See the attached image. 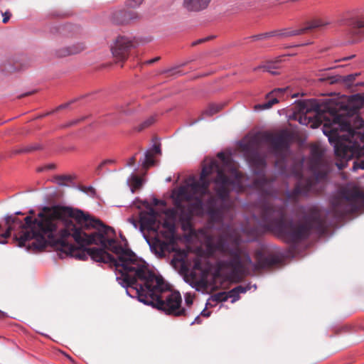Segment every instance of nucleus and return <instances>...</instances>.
I'll return each instance as SVG.
<instances>
[{
    "mask_svg": "<svg viewBox=\"0 0 364 364\" xmlns=\"http://www.w3.org/2000/svg\"><path fill=\"white\" fill-rule=\"evenodd\" d=\"M185 301H186V304L188 306H190V305H191V304H193V300H192V299H191V298H186Z\"/></svg>",
    "mask_w": 364,
    "mask_h": 364,
    "instance_id": "nucleus-54",
    "label": "nucleus"
},
{
    "mask_svg": "<svg viewBox=\"0 0 364 364\" xmlns=\"http://www.w3.org/2000/svg\"><path fill=\"white\" fill-rule=\"evenodd\" d=\"M115 162L116 161L113 159H109L102 161L97 168V171L98 172V174H100V171L104 168L105 166L114 164Z\"/></svg>",
    "mask_w": 364,
    "mask_h": 364,
    "instance_id": "nucleus-35",
    "label": "nucleus"
},
{
    "mask_svg": "<svg viewBox=\"0 0 364 364\" xmlns=\"http://www.w3.org/2000/svg\"><path fill=\"white\" fill-rule=\"evenodd\" d=\"M135 160H136V155L132 156L131 158L129 159V160L127 161V166L128 167H131L132 166L134 163H135Z\"/></svg>",
    "mask_w": 364,
    "mask_h": 364,
    "instance_id": "nucleus-45",
    "label": "nucleus"
},
{
    "mask_svg": "<svg viewBox=\"0 0 364 364\" xmlns=\"http://www.w3.org/2000/svg\"><path fill=\"white\" fill-rule=\"evenodd\" d=\"M357 26L359 28H364V20L358 21L357 22Z\"/></svg>",
    "mask_w": 364,
    "mask_h": 364,
    "instance_id": "nucleus-53",
    "label": "nucleus"
},
{
    "mask_svg": "<svg viewBox=\"0 0 364 364\" xmlns=\"http://www.w3.org/2000/svg\"><path fill=\"white\" fill-rule=\"evenodd\" d=\"M77 188L83 192L84 193L87 194L89 196L93 197L95 195V189L91 186H77Z\"/></svg>",
    "mask_w": 364,
    "mask_h": 364,
    "instance_id": "nucleus-33",
    "label": "nucleus"
},
{
    "mask_svg": "<svg viewBox=\"0 0 364 364\" xmlns=\"http://www.w3.org/2000/svg\"><path fill=\"white\" fill-rule=\"evenodd\" d=\"M139 163L144 168H149L154 166L155 164L154 154L150 150H146L144 152V158L140 159Z\"/></svg>",
    "mask_w": 364,
    "mask_h": 364,
    "instance_id": "nucleus-20",
    "label": "nucleus"
},
{
    "mask_svg": "<svg viewBox=\"0 0 364 364\" xmlns=\"http://www.w3.org/2000/svg\"><path fill=\"white\" fill-rule=\"evenodd\" d=\"M353 56H349V57H347V58H343V60H349L350 58H352Z\"/></svg>",
    "mask_w": 364,
    "mask_h": 364,
    "instance_id": "nucleus-61",
    "label": "nucleus"
},
{
    "mask_svg": "<svg viewBox=\"0 0 364 364\" xmlns=\"http://www.w3.org/2000/svg\"><path fill=\"white\" fill-rule=\"evenodd\" d=\"M316 173V179L322 177L321 174L320 173Z\"/></svg>",
    "mask_w": 364,
    "mask_h": 364,
    "instance_id": "nucleus-58",
    "label": "nucleus"
},
{
    "mask_svg": "<svg viewBox=\"0 0 364 364\" xmlns=\"http://www.w3.org/2000/svg\"><path fill=\"white\" fill-rule=\"evenodd\" d=\"M127 221L129 223H131L134 226V228H137L138 224H137V221L135 219H134L132 218H129L127 219Z\"/></svg>",
    "mask_w": 364,
    "mask_h": 364,
    "instance_id": "nucleus-48",
    "label": "nucleus"
},
{
    "mask_svg": "<svg viewBox=\"0 0 364 364\" xmlns=\"http://www.w3.org/2000/svg\"><path fill=\"white\" fill-rule=\"evenodd\" d=\"M43 149V145L41 143H34L31 144L19 149H17L14 151L15 154H29L36 151L41 150Z\"/></svg>",
    "mask_w": 364,
    "mask_h": 364,
    "instance_id": "nucleus-21",
    "label": "nucleus"
},
{
    "mask_svg": "<svg viewBox=\"0 0 364 364\" xmlns=\"http://www.w3.org/2000/svg\"><path fill=\"white\" fill-rule=\"evenodd\" d=\"M173 205L181 210V218L183 220H192L194 215L203 214L204 203L202 199L196 197L191 191L188 183L180 186L172 195Z\"/></svg>",
    "mask_w": 364,
    "mask_h": 364,
    "instance_id": "nucleus-6",
    "label": "nucleus"
},
{
    "mask_svg": "<svg viewBox=\"0 0 364 364\" xmlns=\"http://www.w3.org/2000/svg\"><path fill=\"white\" fill-rule=\"evenodd\" d=\"M265 72L270 73L272 75H278L277 71L272 70V68H277V67H272L271 65H267L262 67Z\"/></svg>",
    "mask_w": 364,
    "mask_h": 364,
    "instance_id": "nucleus-40",
    "label": "nucleus"
},
{
    "mask_svg": "<svg viewBox=\"0 0 364 364\" xmlns=\"http://www.w3.org/2000/svg\"><path fill=\"white\" fill-rule=\"evenodd\" d=\"M181 210L174 205V208H167L164 210V214L166 217L171 219H176L178 218L179 222L181 223L182 228L184 230H187L189 228H191V220H183L181 218Z\"/></svg>",
    "mask_w": 364,
    "mask_h": 364,
    "instance_id": "nucleus-19",
    "label": "nucleus"
},
{
    "mask_svg": "<svg viewBox=\"0 0 364 364\" xmlns=\"http://www.w3.org/2000/svg\"><path fill=\"white\" fill-rule=\"evenodd\" d=\"M6 243H7V240H0V244H1V245H5V244H6Z\"/></svg>",
    "mask_w": 364,
    "mask_h": 364,
    "instance_id": "nucleus-59",
    "label": "nucleus"
},
{
    "mask_svg": "<svg viewBox=\"0 0 364 364\" xmlns=\"http://www.w3.org/2000/svg\"><path fill=\"white\" fill-rule=\"evenodd\" d=\"M227 296H228V299H232V303L237 301L240 299V295L237 290H235V287L227 292Z\"/></svg>",
    "mask_w": 364,
    "mask_h": 364,
    "instance_id": "nucleus-36",
    "label": "nucleus"
},
{
    "mask_svg": "<svg viewBox=\"0 0 364 364\" xmlns=\"http://www.w3.org/2000/svg\"><path fill=\"white\" fill-rule=\"evenodd\" d=\"M322 159V153L318 149H313L311 151L310 161L312 167L318 166Z\"/></svg>",
    "mask_w": 364,
    "mask_h": 364,
    "instance_id": "nucleus-24",
    "label": "nucleus"
},
{
    "mask_svg": "<svg viewBox=\"0 0 364 364\" xmlns=\"http://www.w3.org/2000/svg\"><path fill=\"white\" fill-rule=\"evenodd\" d=\"M155 122V117L154 116H151V117H149L148 119H146V120H144L138 127V131H141L143 130L144 129H146L149 127H150L151 125H152Z\"/></svg>",
    "mask_w": 364,
    "mask_h": 364,
    "instance_id": "nucleus-34",
    "label": "nucleus"
},
{
    "mask_svg": "<svg viewBox=\"0 0 364 364\" xmlns=\"http://www.w3.org/2000/svg\"><path fill=\"white\" fill-rule=\"evenodd\" d=\"M286 90H287V88L274 89V90H272V92H270L269 93H268L267 95V97H269L272 95H276L277 93H282V92H285Z\"/></svg>",
    "mask_w": 364,
    "mask_h": 364,
    "instance_id": "nucleus-41",
    "label": "nucleus"
},
{
    "mask_svg": "<svg viewBox=\"0 0 364 364\" xmlns=\"http://www.w3.org/2000/svg\"><path fill=\"white\" fill-rule=\"evenodd\" d=\"M1 14L2 16L4 17L3 18V21H2L3 23H7L9 21L11 16V14L9 11H5L4 13L1 11Z\"/></svg>",
    "mask_w": 364,
    "mask_h": 364,
    "instance_id": "nucleus-42",
    "label": "nucleus"
},
{
    "mask_svg": "<svg viewBox=\"0 0 364 364\" xmlns=\"http://www.w3.org/2000/svg\"><path fill=\"white\" fill-rule=\"evenodd\" d=\"M228 299V296H227L226 291H220L216 294H214L210 296L209 300H212L217 303L226 301Z\"/></svg>",
    "mask_w": 364,
    "mask_h": 364,
    "instance_id": "nucleus-29",
    "label": "nucleus"
},
{
    "mask_svg": "<svg viewBox=\"0 0 364 364\" xmlns=\"http://www.w3.org/2000/svg\"><path fill=\"white\" fill-rule=\"evenodd\" d=\"M338 129L343 132H350L351 129L350 124L347 118L340 114L333 115L332 123L330 126L323 125V133L328 136L330 143L333 142V137L336 136Z\"/></svg>",
    "mask_w": 364,
    "mask_h": 364,
    "instance_id": "nucleus-11",
    "label": "nucleus"
},
{
    "mask_svg": "<svg viewBox=\"0 0 364 364\" xmlns=\"http://www.w3.org/2000/svg\"><path fill=\"white\" fill-rule=\"evenodd\" d=\"M261 140L270 145L272 151L274 154L278 152H287L289 149L291 136L287 131H282L279 134L271 132L262 134Z\"/></svg>",
    "mask_w": 364,
    "mask_h": 364,
    "instance_id": "nucleus-9",
    "label": "nucleus"
},
{
    "mask_svg": "<svg viewBox=\"0 0 364 364\" xmlns=\"http://www.w3.org/2000/svg\"><path fill=\"white\" fill-rule=\"evenodd\" d=\"M70 103H66V104H63V105H60L58 109H63V108H66L69 106Z\"/></svg>",
    "mask_w": 364,
    "mask_h": 364,
    "instance_id": "nucleus-56",
    "label": "nucleus"
},
{
    "mask_svg": "<svg viewBox=\"0 0 364 364\" xmlns=\"http://www.w3.org/2000/svg\"><path fill=\"white\" fill-rule=\"evenodd\" d=\"M275 166L280 174L294 177L296 184L292 191H287V200H283L278 196L273 181L264 176L252 181L251 187L256 190L257 194L256 209L258 213L257 218L255 215L253 216L262 230L272 231L292 244L307 239L312 230L319 235L323 234L328 225L324 216L330 214V211H324L316 207L309 208L302 217L303 223L287 220L285 215L288 200L295 199L299 195L307 196L313 189L314 179L303 178L301 164L294 163L288 168L284 156L276 161Z\"/></svg>",
    "mask_w": 364,
    "mask_h": 364,
    "instance_id": "nucleus-2",
    "label": "nucleus"
},
{
    "mask_svg": "<svg viewBox=\"0 0 364 364\" xmlns=\"http://www.w3.org/2000/svg\"><path fill=\"white\" fill-rule=\"evenodd\" d=\"M210 0H184L183 7L189 11H200L206 9Z\"/></svg>",
    "mask_w": 364,
    "mask_h": 364,
    "instance_id": "nucleus-17",
    "label": "nucleus"
},
{
    "mask_svg": "<svg viewBox=\"0 0 364 364\" xmlns=\"http://www.w3.org/2000/svg\"><path fill=\"white\" fill-rule=\"evenodd\" d=\"M159 59H160L159 57H155L152 59L146 60L144 63L146 65H151V64H153V63L157 62Z\"/></svg>",
    "mask_w": 364,
    "mask_h": 364,
    "instance_id": "nucleus-49",
    "label": "nucleus"
},
{
    "mask_svg": "<svg viewBox=\"0 0 364 364\" xmlns=\"http://www.w3.org/2000/svg\"><path fill=\"white\" fill-rule=\"evenodd\" d=\"M331 75H327L326 73H321V75H319V80L321 82H327L328 83H329V80H328V79L322 80V78L323 77L328 78V77H331Z\"/></svg>",
    "mask_w": 364,
    "mask_h": 364,
    "instance_id": "nucleus-46",
    "label": "nucleus"
},
{
    "mask_svg": "<svg viewBox=\"0 0 364 364\" xmlns=\"http://www.w3.org/2000/svg\"><path fill=\"white\" fill-rule=\"evenodd\" d=\"M253 287L254 288V290H255L257 289V286L256 284H254V285H251L250 283L249 284H247L245 285H239V286H237L235 287V290H237V291L238 292V294H243V293H246L247 291L250 290L251 288Z\"/></svg>",
    "mask_w": 364,
    "mask_h": 364,
    "instance_id": "nucleus-32",
    "label": "nucleus"
},
{
    "mask_svg": "<svg viewBox=\"0 0 364 364\" xmlns=\"http://www.w3.org/2000/svg\"><path fill=\"white\" fill-rule=\"evenodd\" d=\"M157 216L158 213L153 208H150L148 212L141 213L139 219L141 231L155 230Z\"/></svg>",
    "mask_w": 364,
    "mask_h": 364,
    "instance_id": "nucleus-14",
    "label": "nucleus"
},
{
    "mask_svg": "<svg viewBox=\"0 0 364 364\" xmlns=\"http://www.w3.org/2000/svg\"><path fill=\"white\" fill-rule=\"evenodd\" d=\"M358 73H353L350 74L346 76H341V75H335V76H331L328 77V80H329V84H336V83H341L344 85L345 86L350 87L353 85L354 80H355L356 77L358 75ZM326 78L323 77L322 80H326Z\"/></svg>",
    "mask_w": 364,
    "mask_h": 364,
    "instance_id": "nucleus-18",
    "label": "nucleus"
},
{
    "mask_svg": "<svg viewBox=\"0 0 364 364\" xmlns=\"http://www.w3.org/2000/svg\"><path fill=\"white\" fill-rule=\"evenodd\" d=\"M200 315L203 316H205V317H209L210 315V311H205V309H204L201 312H200Z\"/></svg>",
    "mask_w": 364,
    "mask_h": 364,
    "instance_id": "nucleus-52",
    "label": "nucleus"
},
{
    "mask_svg": "<svg viewBox=\"0 0 364 364\" xmlns=\"http://www.w3.org/2000/svg\"><path fill=\"white\" fill-rule=\"evenodd\" d=\"M149 248L151 252L155 254L159 257H163L164 256V251L162 246L159 243L158 241H149V240H146Z\"/></svg>",
    "mask_w": 364,
    "mask_h": 364,
    "instance_id": "nucleus-23",
    "label": "nucleus"
},
{
    "mask_svg": "<svg viewBox=\"0 0 364 364\" xmlns=\"http://www.w3.org/2000/svg\"><path fill=\"white\" fill-rule=\"evenodd\" d=\"M203 119H204L203 117H199L197 120H195V121L191 122L188 125L189 126H192V125L195 124L196 123H197L198 122H199V121H200V120H202Z\"/></svg>",
    "mask_w": 364,
    "mask_h": 364,
    "instance_id": "nucleus-55",
    "label": "nucleus"
},
{
    "mask_svg": "<svg viewBox=\"0 0 364 364\" xmlns=\"http://www.w3.org/2000/svg\"><path fill=\"white\" fill-rule=\"evenodd\" d=\"M75 176L71 175H59L55 177V181L60 186H65L72 183Z\"/></svg>",
    "mask_w": 364,
    "mask_h": 364,
    "instance_id": "nucleus-25",
    "label": "nucleus"
},
{
    "mask_svg": "<svg viewBox=\"0 0 364 364\" xmlns=\"http://www.w3.org/2000/svg\"><path fill=\"white\" fill-rule=\"evenodd\" d=\"M298 95H299V94H298V93H297V94H294V95H292V97H297Z\"/></svg>",
    "mask_w": 364,
    "mask_h": 364,
    "instance_id": "nucleus-62",
    "label": "nucleus"
},
{
    "mask_svg": "<svg viewBox=\"0 0 364 364\" xmlns=\"http://www.w3.org/2000/svg\"><path fill=\"white\" fill-rule=\"evenodd\" d=\"M206 248L210 255L218 252L230 256L229 259L219 260L217 264L220 269L230 268L232 277H237L238 281L250 268L254 271H257L271 267L279 262L277 256L263 253L260 250L255 252V262H252L246 248L239 245L230 247L228 242L222 237L214 242H208Z\"/></svg>",
    "mask_w": 364,
    "mask_h": 364,
    "instance_id": "nucleus-5",
    "label": "nucleus"
},
{
    "mask_svg": "<svg viewBox=\"0 0 364 364\" xmlns=\"http://www.w3.org/2000/svg\"><path fill=\"white\" fill-rule=\"evenodd\" d=\"M19 214H21V213L20 211H17L14 213V215H13L14 216H15L16 218V215H19Z\"/></svg>",
    "mask_w": 364,
    "mask_h": 364,
    "instance_id": "nucleus-60",
    "label": "nucleus"
},
{
    "mask_svg": "<svg viewBox=\"0 0 364 364\" xmlns=\"http://www.w3.org/2000/svg\"><path fill=\"white\" fill-rule=\"evenodd\" d=\"M202 323V320H201V318H200V316L198 315V316H197L195 318L194 321H192V322L191 323V326H192V325H193V324H195V323L200 324V323Z\"/></svg>",
    "mask_w": 364,
    "mask_h": 364,
    "instance_id": "nucleus-50",
    "label": "nucleus"
},
{
    "mask_svg": "<svg viewBox=\"0 0 364 364\" xmlns=\"http://www.w3.org/2000/svg\"><path fill=\"white\" fill-rule=\"evenodd\" d=\"M139 43L135 38L121 36H119L111 46L113 56L119 61L127 59L131 50L136 48Z\"/></svg>",
    "mask_w": 364,
    "mask_h": 364,
    "instance_id": "nucleus-10",
    "label": "nucleus"
},
{
    "mask_svg": "<svg viewBox=\"0 0 364 364\" xmlns=\"http://www.w3.org/2000/svg\"><path fill=\"white\" fill-rule=\"evenodd\" d=\"M274 36H278L277 35V31H272L264 33H260L257 35H254L250 36V38H252L254 41H258V40H265Z\"/></svg>",
    "mask_w": 364,
    "mask_h": 364,
    "instance_id": "nucleus-27",
    "label": "nucleus"
},
{
    "mask_svg": "<svg viewBox=\"0 0 364 364\" xmlns=\"http://www.w3.org/2000/svg\"><path fill=\"white\" fill-rule=\"evenodd\" d=\"M208 38H200V39H198V40H197V41H194V42L192 43V45H193V46H196V45H198V44H199V43H203V42L206 41Z\"/></svg>",
    "mask_w": 364,
    "mask_h": 364,
    "instance_id": "nucleus-51",
    "label": "nucleus"
},
{
    "mask_svg": "<svg viewBox=\"0 0 364 364\" xmlns=\"http://www.w3.org/2000/svg\"><path fill=\"white\" fill-rule=\"evenodd\" d=\"M86 46L82 42H77L73 45L56 49L55 55L58 58H64L71 55L77 54L85 49Z\"/></svg>",
    "mask_w": 364,
    "mask_h": 364,
    "instance_id": "nucleus-16",
    "label": "nucleus"
},
{
    "mask_svg": "<svg viewBox=\"0 0 364 364\" xmlns=\"http://www.w3.org/2000/svg\"><path fill=\"white\" fill-rule=\"evenodd\" d=\"M74 215L79 218L82 213L70 208H55L45 207L41 213H39L36 218L26 216L24 223L14 215L5 217L6 224L8 225L6 230L0 235L1 240H6L11 236V231L18 230L19 236L15 234L14 240L17 242V246L22 247L26 246V242L33 240L31 244L27 247L41 250L48 246V242H55V223L53 218L58 215Z\"/></svg>",
    "mask_w": 364,
    "mask_h": 364,
    "instance_id": "nucleus-4",
    "label": "nucleus"
},
{
    "mask_svg": "<svg viewBox=\"0 0 364 364\" xmlns=\"http://www.w3.org/2000/svg\"><path fill=\"white\" fill-rule=\"evenodd\" d=\"M223 104H210L205 110H203L202 114L205 116H212L219 112L223 107Z\"/></svg>",
    "mask_w": 364,
    "mask_h": 364,
    "instance_id": "nucleus-26",
    "label": "nucleus"
},
{
    "mask_svg": "<svg viewBox=\"0 0 364 364\" xmlns=\"http://www.w3.org/2000/svg\"><path fill=\"white\" fill-rule=\"evenodd\" d=\"M217 156L221 164L215 160H211L208 166L203 167L199 180L191 177L188 179V185L194 195L208 194L210 181L206 177L216 173V177L212 181L215 196H210L207 200L205 208L211 220L220 222L230 208V192L239 193L243 187L241 184L242 174L233 166L230 156L223 152H219Z\"/></svg>",
    "mask_w": 364,
    "mask_h": 364,
    "instance_id": "nucleus-3",
    "label": "nucleus"
},
{
    "mask_svg": "<svg viewBox=\"0 0 364 364\" xmlns=\"http://www.w3.org/2000/svg\"><path fill=\"white\" fill-rule=\"evenodd\" d=\"M77 122H78V120H73V121H71V122L69 123L68 126L74 125V124H75Z\"/></svg>",
    "mask_w": 364,
    "mask_h": 364,
    "instance_id": "nucleus-57",
    "label": "nucleus"
},
{
    "mask_svg": "<svg viewBox=\"0 0 364 364\" xmlns=\"http://www.w3.org/2000/svg\"><path fill=\"white\" fill-rule=\"evenodd\" d=\"M53 167H54V165H53V164H51V165H50V166H49V168H53Z\"/></svg>",
    "mask_w": 364,
    "mask_h": 364,
    "instance_id": "nucleus-63",
    "label": "nucleus"
},
{
    "mask_svg": "<svg viewBox=\"0 0 364 364\" xmlns=\"http://www.w3.org/2000/svg\"><path fill=\"white\" fill-rule=\"evenodd\" d=\"M139 15L136 11L120 10L113 14V20L117 24H126L135 21L139 18Z\"/></svg>",
    "mask_w": 364,
    "mask_h": 364,
    "instance_id": "nucleus-15",
    "label": "nucleus"
},
{
    "mask_svg": "<svg viewBox=\"0 0 364 364\" xmlns=\"http://www.w3.org/2000/svg\"><path fill=\"white\" fill-rule=\"evenodd\" d=\"M358 168L364 170V160L361 161L359 163L355 162L353 166V170H357Z\"/></svg>",
    "mask_w": 364,
    "mask_h": 364,
    "instance_id": "nucleus-43",
    "label": "nucleus"
},
{
    "mask_svg": "<svg viewBox=\"0 0 364 364\" xmlns=\"http://www.w3.org/2000/svg\"><path fill=\"white\" fill-rule=\"evenodd\" d=\"M267 98L269 100L266 102L261 104V105H258L257 107H259L262 109H269L274 104H276L279 102L278 99L274 95H272L269 97H267Z\"/></svg>",
    "mask_w": 364,
    "mask_h": 364,
    "instance_id": "nucleus-30",
    "label": "nucleus"
},
{
    "mask_svg": "<svg viewBox=\"0 0 364 364\" xmlns=\"http://www.w3.org/2000/svg\"><path fill=\"white\" fill-rule=\"evenodd\" d=\"M328 24H329L328 21H326L322 19H315L308 23V26L303 28L277 31V35L282 38L298 36L305 33L308 30L321 28Z\"/></svg>",
    "mask_w": 364,
    "mask_h": 364,
    "instance_id": "nucleus-13",
    "label": "nucleus"
},
{
    "mask_svg": "<svg viewBox=\"0 0 364 364\" xmlns=\"http://www.w3.org/2000/svg\"><path fill=\"white\" fill-rule=\"evenodd\" d=\"M18 69L17 65L14 66L11 64L5 65L4 68H1V70L5 73H9Z\"/></svg>",
    "mask_w": 364,
    "mask_h": 364,
    "instance_id": "nucleus-38",
    "label": "nucleus"
},
{
    "mask_svg": "<svg viewBox=\"0 0 364 364\" xmlns=\"http://www.w3.org/2000/svg\"><path fill=\"white\" fill-rule=\"evenodd\" d=\"M364 206V192L357 191H343L339 198L332 201V212L335 218H341L346 214L353 213Z\"/></svg>",
    "mask_w": 364,
    "mask_h": 364,
    "instance_id": "nucleus-7",
    "label": "nucleus"
},
{
    "mask_svg": "<svg viewBox=\"0 0 364 364\" xmlns=\"http://www.w3.org/2000/svg\"><path fill=\"white\" fill-rule=\"evenodd\" d=\"M132 183L134 188H139L142 185V179L132 173L127 179V183Z\"/></svg>",
    "mask_w": 364,
    "mask_h": 364,
    "instance_id": "nucleus-31",
    "label": "nucleus"
},
{
    "mask_svg": "<svg viewBox=\"0 0 364 364\" xmlns=\"http://www.w3.org/2000/svg\"><path fill=\"white\" fill-rule=\"evenodd\" d=\"M291 109L293 113L292 115L289 116V118H294L298 120L301 124L306 126L311 121V117H306L307 114L314 112L315 114H319L323 112L321 106L315 99L296 100Z\"/></svg>",
    "mask_w": 364,
    "mask_h": 364,
    "instance_id": "nucleus-8",
    "label": "nucleus"
},
{
    "mask_svg": "<svg viewBox=\"0 0 364 364\" xmlns=\"http://www.w3.org/2000/svg\"><path fill=\"white\" fill-rule=\"evenodd\" d=\"M72 28L70 25H60L58 26H53L50 28V32L53 34H60L63 36L70 37V35L68 33Z\"/></svg>",
    "mask_w": 364,
    "mask_h": 364,
    "instance_id": "nucleus-22",
    "label": "nucleus"
},
{
    "mask_svg": "<svg viewBox=\"0 0 364 364\" xmlns=\"http://www.w3.org/2000/svg\"><path fill=\"white\" fill-rule=\"evenodd\" d=\"M250 160L258 167L262 168L266 165L265 159L258 153H253Z\"/></svg>",
    "mask_w": 364,
    "mask_h": 364,
    "instance_id": "nucleus-28",
    "label": "nucleus"
},
{
    "mask_svg": "<svg viewBox=\"0 0 364 364\" xmlns=\"http://www.w3.org/2000/svg\"><path fill=\"white\" fill-rule=\"evenodd\" d=\"M151 153L154 154V152L155 154H161V147H160V145H158V144H154L151 147V149H149Z\"/></svg>",
    "mask_w": 364,
    "mask_h": 364,
    "instance_id": "nucleus-44",
    "label": "nucleus"
},
{
    "mask_svg": "<svg viewBox=\"0 0 364 364\" xmlns=\"http://www.w3.org/2000/svg\"><path fill=\"white\" fill-rule=\"evenodd\" d=\"M352 99L353 101L357 102L360 105L364 103V95H362L360 94H355L352 96Z\"/></svg>",
    "mask_w": 364,
    "mask_h": 364,
    "instance_id": "nucleus-39",
    "label": "nucleus"
},
{
    "mask_svg": "<svg viewBox=\"0 0 364 364\" xmlns=\"http://www.w3.org/2000/svg\"><path fill=\"white\" fill-rule=\"evenodd\" d=\"M337 166H338V168H339V169H341V168H342V166H339L338 164H337Z\"/></svg>",
    "mask_w": 364,
    "mask_h": 364,
    "instance_id": "nucleus-64",
    "label": "nucleus"
},
{
    "mask_svg": "<svg viewBox=\"0 0 364 364\" xmlns=\"http://www.w3.org/2000/svg\"><path fill=\"white\" fill-rule=\"evenodd\" d=\"M144 0H127V6L130 8L139 6Z\"/></svg>",
    "mask_w": 364,
    "mask_h": 364,
    "instance_id": "nucleus-37",
    "label": "nucleus"
},
{
    "mask_svg": "<svg viewBox=\"0 0 364 364\" xmlns=\"http://www.w3.org/2000/svg\"><path fill=\"white\" fill-rule=\"evenodd\" d=\"M55 208H70L82 215L79 218L63 215L53 218L56 241L48 245H59L67 254L80 260L90 256L97 262L109 264L114 267L116 280L129 296L166 315L186 316L180 293L171 291L163 277L149 269L144 260L112 237L114 235L112 228L80 209L60 205Z\"/></svg>",
    "mask_w": 364,
    "mask_h": 364,
    "instance_id": "nucleus-1",
    "label": "nucleus"
},
{
    "mask_svg": "<svg viewBox=\"0 0 364 364\" xmlns=\"http://www.w3.org/2000/svg\"><path fill=\"white\" fill-rule=\"evenodd\" d=\"M335 154L340 157L349 160L358 154V149L355 144L350 141L346 142H337L334 145Z\"/></svg>",
    "mask_w": 364,
    "mask_h": 364,
    "instance_id": "nucleus-12",
    "label": "nucleus"
},
{
    "mask_svg": "<svg viewBox=\"0 0 364 364\" xmlns=\"http://www.w3.org/2000/svg\"><path fill=\"white\" fill-rule=\"evenodd\" d=\"M153 203L154 205H166V202L164 200H159L157 198L153 199Z\"/></svg>",
    "mask_w": 364,
    "mask_h": 364,
    "instance_id": "nucleus-47",
    "label": "nucleus"
}]
</instances>
